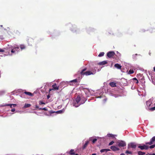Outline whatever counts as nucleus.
I'll list each match as a JSON object with an SVG mask.
<instances>
[{
    "instance_id": "f257e3e1",
    "label": "nucleus",
    "mask_w": 155,
    "mask_h": 155,
    "mask_svg": "<svg viewBox=\"0 0 155 155\" xmlns=\"http://www.w3.org/2000/svg\"><path fill=\"white\" fill-rule=\"evenodd\" d=\"M80 100L81 98L80 96L79 95L78 96L75 100L74 101L73 103L74 106L76 107H78L81 104L84 103L86 100L85 99L84 100V101L83 102L82 101L80 102Z\"/></svg>"
},
{
    "instance_id": "f03ea898",
    "label": "nucleus",
    "mask_w": 155,
    "mask_h": 155,
    "mask_svg": "<svg viewBox=\"0 0 155 155\" xmlns=\"http://www.w3.org/2000/svg\"><path fill=\"white\" fill-rule=\"evenodd\" d=\"M87 69V68H85L84 69L82 70L80 72L81 74L82 75H85L86 76L89 75L91 74H93V73L91 71H88L85 72V71Z\"/></svg>"
},
{
    "instance_id": "7ed1b4c3",
    "label": "nucleus",
    "mask_w": 155,
    "mask_h": 155,
    "mask_svg": "<svg viewBox=\"0 0 155 155\" xmlns=\"http://www.w3.org/2000/svg\"><path fill=\"white\" fill-rule=\"evenodd\" d=\"M153 143H155V136L153 137L150 140L149 142H147L145 143L146 145H151Z\"/></svg>"
},
{
    "instance_id": "20e7f679",
    "label": "nucleus",
    "mask_w": 155,
    "mask_h": 155,
    "mask_svg": "<svg viewBox=\"0 0 155 155\" xmlns=\"http://www.w3.org/2000/svg\"><path fill=\"white\" fill-rule=\"evenodd\" d=\"M115 54V53L113 51H110L107 53V56L109 58H113Z\"/></svg>"
},
{
    "instance_id": "39448f33",
    "label": "nucleus",
    "mask_w": 155,
    "mask_h": 155,
    "mask_svg": "<svg viewBox=\"0 0 155 155\" xmlns=\"http://www.w3.org/2000/svg\"><path fill=\"white\" fill-rule=\"evenodd\" d=\"M138 148L140 149L141 150L144 149L147 150L149 148V147H148V146L145 145H143V146L139 145L138 146Z\"/></svg>"
},
{
    "instance_id": "423d86ee",
    "label": "nucleus",
    "mask_w": 155,
    "mask_h": 155,
    "mask_svg": "<svg viewBox=\"0 0 155 155\" xmlns=\"http://www.w3.org/2000/svg\"><path fill=\"white\" fill-rule=\"evenodd\" d=\"M126 145V143L122 141H120L118 143V146L119 147H123Z\"/></svg>"
},
{
    "instance_id": "0eeeda50",
    "label": "nucleus",
    "mask_w": 155,
    "mask_h": 155,
    "mask_svg": "<svg viewBox=\"0 0 155 155\" xmlns=\"http://www.w3.org/2000/svg\"><path fill=\"white\" fill-rule=\"evenodd\" d=\"M19 48L18 47H14L11 50V52L12 53H15L16 52H18V49Z\"/></svg>"
},
{
    "instance_id": "6e6552de",
    "label": "nucleus",
    "mask_w": 155,
    "mask_h": 155,
    "mask_svg": "<svg viewBox=\"0 0 155 155\" xmlns=\"http://www.w3.org/2000/svg\"><path fill=\"white\" fill-rule=\"evenodd\" d=\"M70 83V85H73V84H72V83H74V84H77L78 83V80L77 79H74L72 80H71L69 82Z\"/></svg>"
},
{
    "instance_id": "1a4fd4ad",
    "label": "nucleus",
    "mask_w": 155,
    "mask_h": 155,
    "mask_svg": "<svg viewBox=\"0 0 155 155\" xmlns=\"http://www.w3.org/2000/svg\"><path fill=\"white\" fill-rule=\"evenodd\" d=\"M110 149L114 151L119 150H120L118 148L113 146H111L110 147Z\"/></svg>"
},
{
    "instance_id": "9d476101",
    "label": "nucleus",
    "mask_w": 155,
    "mask_h": 155,
    "mask_svg": "<svg viewBox=\"0 0 155 155\" xmlns=\"http://www.w3.org/2000/svg\"><path fill=\"white\" fill-rule=\"evenodd\" d=\"M67 153L71 155H75V153L74 152V150L72 149H71L69 152H67Z\"/></svg>"
},
{
    "instance_id": "9b49d317",
    "label": "nucleus",
    "mask_w": 155,
    "mask_h": 155,
    "mask_svg": "<svg viewBox=\"0 0 155 155\" xmlns=\"http://www.w3.org/2000/svg\"><path fill=\"white\" fill-rule=\"evenodd\" d=\"M107 62L106 61H102L98 63V64L99 65H105L107 64Z\"/></svg>"
},
{
    "instance_id": "f8f14e48",
    "label": "nucleus",
    "mask_w": 155,
    "mask_h": 155,
    "mask_svg": "<svg viewBox=\"0 0 155 155\" xmlns=\"http://www.w3.org/2000/svg\"><path fill=\"white\" fill-rule=\"evenodd\" d=\"M52 87L54 89L58 90L59 89V87L57 86V84L56 83H55L53 85Z\"/></svg>"
},
{
    "instance_id": "ddd939ff",
    "label": "nucleus",
    "mask_w": 155,
    "mask_h": 155,
    "mask_svg": "<svg viewBox=\"0 0 155 155\" xmlns=\"http://www.w3.org/2000/svg\"><path fill=\"white\" fill-rule=\"evenodd\" d=\"M114 66L118 69H121V66L118 63L115 64Z\"/></svg>"
},
{
    "instance_id": "4468645a",
    "label": "nucleus",
    "mask_w": 155,
    "mask_h": 155,
    "mask_svg": "<svg viewBox=\"0 0 155 155\" xmlns=\"http://www.w3.org/2000/svg\"><path fill=\"white\" fill-rule=\"evenodd\" d=\"M109 85L112 87H116V83L114 82H111L109 83Z\"/></svg>"
},
{
    "instance_id": "2eb2a0df",
    "label": "nucleus",
    "mask_w": 155,
    "mask_h": 155,
    "mask_svg": "<svg viewBox=\"0 0 155 155\" xmlns=\"http://www.w3.org/2000/svg\"><path fill=\"white\" fill-rule=\"evenodd\" d=\"M146 104L147 107H150L152 104L151 101L150 100L147 101L146 102Z\"/></svg>"
},
{
    "instance_id": "dca6fc26",
    "label": "nucleus",
    "mask_w": 155,
    "mask_h": 155,
    "mask_svg": "<svg viewBox=\"0 0 155 155\" xmlns=\"http://www.w3.org/2000/svg\"><path fill=\"white\" fill-rule=\"evenodd\" d=\"M89 141H87L85 143L83 147V149H85L87 146V145H88L89 143Z\"/></svg>"
},
{
    "instance_id": "f3484780",
    "label": "nucleus",
    "mask_w": 155,
    "mask_h": 155,
    "mask_svg": "<svg viewBox=\"0 0 155 155\" xmlns=\"http://www.w3.org/2000/svg\"><path fill=\"white\" fill-rule=\"evenodd\" d=\"M24 93L25 94L28 95L30 96H33V94L29 92L25 91Z\"/></svg>"
},
{
    "instance_id": "a211bd4d",
    "label": "nucleus",
    "mask_w": 155,
    "mask_h": 155,
    "mask_svg": "<svg viewBox=\"0 0 155 155\" xmlns=\"http://www.w3.org/2000/svg\"><path fill=\"white\" fill-rule=\"evenodd\" d=\"M130 145V147L132 148H135L136 147V145L133 143H131Z\"/></svg>"
},
{
    "instance_id": "6ab92c4d",
    "label": "nucleus",
    "mask_w": 155,
    "mask_h": 155,
    "mask_svg": "<svg viewBox=\"0 0 155 155\" xmlns=\"http://www.w3.org/2000/svg\"><path fill=\"white\" fill-rule=\"evenodd\" d=\"M20 48L21 50H23L25 48V46L24 45H20Z\"/></svg>"
},
{
    "instance_id": "aec40b11",
    "label": "nucleus",
    "mask_w": 155,
    "mask_h": 155,
    "mask_svg": "<svg viewBox=\"0 0 155 155\" xmlns=\"http://www.w3.org/2000/svg\"><path fill=\"white\" fill-rule=\"evenodd\" d=\"M31 106V105L30 104H25L24 106L25 108L30 107Z\"/></svg>"
},
{
    "instance_id": "412c9836",
    "label": "nucleus",
    "mask_w": 155,
    "mask_h": 155,
    "mask_svg": "<svg viewBox=\"0 0 155 155\" xmlns=\"http://www.w3.org/2000/svg\"><path fill=\"white\" fill-rule=\"evenodd\" d=\"M138 155H143L145 154V152H143L142 151H139L138 152Z\"/></svg>"
},
{
    "instance_id": "4be33fe9",
    "label": "nucleus",
    "mask_w": 155,
    "mask_h": 155,
    "mask_svg": "<svg viewBox=\"0 0 155 155\" xmlns=\"http://www.w3.org/2000/svg\"><path fill=\"white\" fill-rule=\"evenodd\" d=\"M104 52H101L98 55V56L99 57H101L103 56L104 55Z\"/></svg>"
},
{
    "instance_id": "5701e85b",
    "label": "nucleus",
    "mask_w": 155,
    "mask_h": 155,
    "mask_svg": "<svg viewBox=\"0 0 155 155\" xmlns=\"http://www.w3.org/2000/svg\"><path fill=\"white\" fill-rule=\"evenodd\" d=\"M39 110H44L45 111H47L48 110L46 108V107H44L43 108H39Z\"/></svg>"
},
{
    "instance_id": "b1692460",
    "label": "nucleus",
    "mask_w": 155,
    "mask_h": 155,
    "mask_svg": "<svg viewBox=\"0 0 155 155\" xmlns=\"http://www.w3.org/2000/svg\"><path fill=\"white\" fill-rule=\"evenodd\" d=\"M134 73V71L133 70L130 69L129 72L128 74H132Z\"/></svg>"
},
{
    "instance_id": "393cba45",
    "label": "nucleus",
    "mask_w": 155,
    "mask_h": 155,
    "mask_svg": "<svg viewBox=\"0 0 155 155\" xmlns=\"http://www.w3.org/2000/svg\"><path fill=\"white\" fill-rule=\"evenodd\" d=\"M133 79L134 81H136L135 83L136 84H138V81L136 78H134Z\"/></svg>"
},
{
    "instance_id": "a878e982",
    "label": "nucleus",
    "mask_w": 155,
    "mask_h": 155,
    "mask_svg": "<svg viewBox=\"0 0 155 155\" xmlns=\"http://www.w3.org/2000/svg\"><path fill=\"white\" fill-rule=\"evenodd\" d=\"M39 103L40 105H41V104H45V102H43L41 101H39Z\"/></svg>"
},
{
    "instance_id": "bb28decb",
    "label": "nucleus",
    "mask_w": 155,
    "mask_h": 155,
    "mask_svg": "<svg viewBox=\"0 0 155 155\" xmlns=\"http://www.w3.org/2000/svg\"><path fill=\"white\" fill-rule=\"evenodd\" d=\"M149 110L151 111H153L155 110V106L151 108H149Z\"/></svg>"
},
{
    "instance_id": "cd10ccee",
    "label": "nucleus",
    "mask_w": 155,
    "mask_h": 155,
    "mask_svg": "<svg viewBox=\"0 0 155 155\" xmlns=\"http://www.w3.org/2000/svg\"><path fill=\"white\" fill-rule=\"evenodd\" d=\"M107 136L108 137H114V135L112 134H107Z\"/></svg>"
},
{
    "instance_id": "c85d7f7f",
    "label": "nucleus",
    "mask_w": 155,
    "mask_h": 155,
    "mask_svg": "<svg viewBox=\"0 0 155 155\" xmlns=\"http://www.w3.org/2000/svg\"><path fill=\"white\" fill-rule=\"evenodd\" d=\"M15 33L18 35H19L20 34V32L18 30H16L15 32Z\"/></svg>"
},
{
    "instance_id": "c756f323",
    "label": "nucleus",
    "mask_w": 155,
    "mask_h": 155,
    "mask_svg": "<svg viewBox=\"0 0 155 155\" xmlns=\"http://www.w3.org/2000/svg\"><path fill=\"white\" fill-rule=\"evenodd\" d=\"M155 147V144L151 145L149 147V148L150 149H152Z\"/></svg>"
},
{
    "instance_id": "7c9ffc66",
    "label": "nucleus",
    "mask_w": 155,
    "mask_h": 155,
    "mask_svg": "<svg viewBox=\"0 0 155 155\" xmlns=\"http://www.w3.org/2000/svg\"><path fill=\"white\" fill-rule=\"evenodd\" d=\"M100 152L101 153H103V152H106V149H101V150Z\"/></svg>"
},
{
    "instance_id": "2f4dec72",
    "label": "nucleus",
    "mask_w": 155,
    "mask_h": 155,
    "mask_svg": "<svg viewBox=\"0 0 155 155\" xmlns=\"http://www.w3.org/2000/svg\"><path fill=\"white\" fill-rule=\"evenodd\" d=\"M12 104H6L4 105V106H10L11 108H12Z\"/></svg>"
},
{
    "instance_id": "473e14b6",
    "label": "nucleus",
    "mask_w": 155,
    "mask_h": 155,
    "mask_svg": "<svg viewBox=\"0 0 155 155\" xmlns=\"http://www.w3.org/2000/svg\"><path fill=\"white\" fill-rule=\"evenodd\" d=\"M33 41V40L31 38H29L28 39V44H30L29 43V41L31 42V41Z\"/></svg>"
},
{
    "instance_id": "72a5a7b5",
    "label": "nucleus",
    "mask_w": 155,
    "mask_h": 155,
    "mask_svg": "<svg viewBox=\"0 0 155 155\" xmlns=\"http://www.w3.org/2000/svg\"><path fill=\"white\" fill-rule=\"evenodd\" d=\"M114 143V141H111V142H110L109 143V146H110V145H112V144Z\"/></svg>"
},
{
    "instance_id": "f704fd0d",
    "label": "nucleus",
    "mask_w": 155,
    "mask_h": 155,
    "mask_svg": "<svg viewBox=\"0 0 155 155\" xmlns=\"http://www.w3.org/2000/svg\"><path fill=\"white\" fill-rule=\"evenodd\" d=\"M97 140V139H94L92 140V143H94Z\"/></svg>"
},
{
    "instance_id": "c9c22d12",
    "label": "nucleus",
    "mask_w": 155,
    "mask_h": 155,
    "mask_svg": "<svg viewBox=\"0 0 155 155\" xmlns=\"http://www.w3.org/2000/svg\"><path fill=\"white\" fill-rule=\"evenodd\" d=\"M126 153L127 154H131L132 152L131 151H129L128 150H127L126 152Z\"/></svg>"
},
{
    "instance_id": "e433bc0d",
    "label": "nucleus",
    "mask_w": 155,
    "mask_h": 155,
    "mask_svg": "<svg viewBox=\"0 0 155 155\" xmlns=\"http://www.w3.org/2000/svg\"><path fill=\"white\" fill-rule=\"evenodd\" d=\"M4 51V50L2 49H1L0 48V52H3Z\"/></svg>"
},
{
    "instance_id": "4c0bfd02",
    "label": "nucleus",
    "mask_w": 155,
    "mask_h": 155,
    "mask_svg": "<svg viewBox=\"0 0 155 155\" xmlns=\"http://www.w3.org/2000/svg\"><path fill=\"white\" fill-rule=\"evenodd\" d=\"M15 108L12 109L11 110V111L12 112L15 111Z\"/></svg>"
},
{
    "instance_id": "58836bf2",
    "label": "nucleus",
    "mask_w": 155,
    "mask_h": 155,
    "mask_svg": "<svg viewBox=\"0 0 155 155\" xmlns=\"http://www.w3.org/2000/svg\"><path fill=\"white\" fill-rule=\"evenodd\" d=\"M117 54L118 55V56H120V55H121L117 51Z\"/></svg>"
},
{
    "instance_id": "ea45409f",
    "label": "nucleus",
    "mask_w": 155,
    "mask_h": 155,
    "mask_svg": "<svg viewBox=\"0 0 155 155\" xmlns=\"http://www.w3.org/2000/svg\"><path fill=\"white\" fill-rule=\"evenodd\" d=\"M106 149V152H107L108 151H110V150L109 149Z\"/></svg>"
},
{
    "instance_id": "a19ab883",
    "label": "nucleus",
    "mask_w": 155,
    "mask_h": 155,
    "mask_svg": "<svg viewBox=\"0 0 155 155\" xmlns=\"http://www.w3.org/2000/svg\"><path fill=\"white\" fill-rule=\"evenodd\" d=\"M145 31L144 29H142L141 30L140 32H144Z\"/></svg>"
},
{
    "instance_id": "79ce46f5",
    "label": "nucleus",
    "mask_w": 155,
    "mask_h": 155,
    "mask_svg": "<svg viewBox=\"0 0 155 155\" xmlns=\"http://www.w3.org/2000/svg\"><path fill=\"white\" fill-rule=\"evenodd\" d=\"M35 108L37 109L39 108L38 106L37 105H35Z\"/></svg>"
},
{
    "instance_id": "37998d69",
    "label": "nucleus",
    "mask_w": 155,
    "mask_h": 155,
    "mask_svg": "<svg viewBox=\"0 0 155 155\" xmlns=\"http://www.w3.org/2000/svg\"><path fill=\"white\" fill-rule=\"evenodd\" d=\"M50 97V96L49 95H48L47 96V99H48Z\"/></svg>"
},
{
    "instance_id": "c03bdc74",
    "label": "nucleus",
    "mask_w": 155,
    "mask_h": 155,
    "mask_svg": "<svg viewBox=\"0 0 155 155\" xmlns=\"http://www.w3.org/2000/svg\"><path fill=\"white\" fill-rule=\"evenodd\" d=\"M12 105L14 107H15L16 106V104H12Z\"/></svg>"
},
{
    "instance_id": "a18cd8bd",
    "label": "nucleus",
    "mask_w": 155,
    "mask_h": 155,
    "mask_svg": "<svg viewBox=\"0 0 155 155\" xmlns=\"http://www.w3.org/2000/svg\"><path fill=\"white\" fill-rule=\"evenodd\" d=\"M137 55L138 54H136L133 55V57H135V56Z\"/></svg>"
},
{
    "instance_id": "49530a36",
    "label": "nucleus",
    "mask_w": 155,
    "mask_h": 155,
    "mask_svg": "<svg viewBox=\"0 0 155 155\" xmlns=\"http://www.w3.org/2000/svg\"><path fill=\"white\" fill-rule=\"evenodd\" d=\"M53 89H52V88H50L49 89V91H51L52 90H53Z\"/></svg>"
},
{
    "instance_id": "de8ad7c7",
    "label": "nucleus",
    "mask_w": 155,
    "mask_h": 155,
    "mask_svg": "<svg viewBox=\"0 0 155 155\" xmlns=\"http://www.w3.org/2000/svg\"><path fill=\"white\" fill-rule=\"evenodd\" d=\"M91 155H96V153H93V154H92Z\"/></svg>"
},
{
    "instance_id": "09e8293b",
    "label": "nucleus",
    "mask_w": 155,
    "mask_h": 155,
    "mask_svg": "<svg viewBox=\"0 0 155 155\" xmlns=\"http://www.w3.org/2000/svg\"><path fill=\"white\" fill-rule=\"evenodd\" d=\"M153 69L154 71H155V67L153 68Z\"/></svg>"
},
{
    "instance_id": "8fccbe9b",
    "label": "nucleus",
    "mask_w": 155,
    "mask_h": 155,
    "mask_svg": "<svg viewBox=\"0 0 155 155\" xmlns=\"http://www.w3.org/2000/svg\"><path fill=\"white\" fill-rule=\"evenodd\" d=\"M120 155H124V153H122Z\"/></svg>"
},
{
    "instance_id": "3c124183",
    "label": "nucleus",
    "mask_w": 155,
    "mask_h": 155,
    "mask_svg": "<svg viewBox=\"0 0 155 155\" xmlns=\"http://www.w3.org/2000/svg\"><path fill=\"white\" fill-rule=\"evenodd\" d=\"M58 112H61V111L59 110V111H58Z\"/></svg>"
},
{
    "instance_id": "603ef678",
    "label": "nucleus",
    "mask_w": 155,
    "mask_h": 155,
    "mask_svg": "<svg viewBox=\"0 0 155 155\" xmlns=\"http://www.w3.org/2000/svg\"><path fill=\"white\" fill-rule=\"evenodd\" d=\"M152 155H155V153H153Z\"/></svg>"
},
{
    "instance_id": "864d4df0",
    "label": "nucleus",
    "mask_w": 155,
    "mask_h": 155,
    "mask_svg": "<svg viewBox=\"0 0 155 155\" xmlns=\"http://www.w3.org/2000/svg\"><path fill=\"white\" fill-rule=\"evenodd\" d=\"M75 155H79V154H75Z\"/></svg>"
},
{
    "instance_id": "5fc2aeb1",
    "label": "nucleus",
    "mask_w": 155,
    "mask_h": 155,
    "mask_svg": "<svg viewBox=\"0 0 155 155\" xmlns=\"http://www.w3.org/2000/svg\"><path fill=\"white\" fill-rule=\"evenodd\" d=\"M0 26H1V27H2V25H0Z\"/></svg>"
},
{
    "instance_id": "6e6d98bb",
    "label": "nucleus",
    "mask_w": 155,
    "mask_h": 155,
    "mask_svg": "<svg viewBox=\"0 0 155 155\" xmlns=\"http://www.w3.org/2000/svg\"><path fill=\"white\" fill-rule=\"evenodd\" d=\"M53 112H51V113H53Z\"/></svg>"
}]
</instances>
